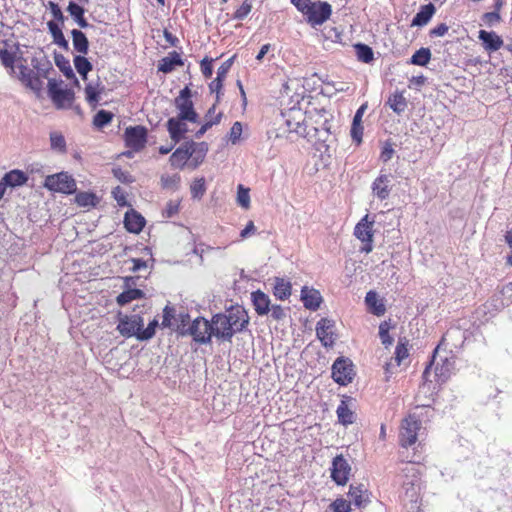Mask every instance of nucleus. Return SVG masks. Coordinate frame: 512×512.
Instances as JSON below:
<instances>
[{"label":"nucleus","mask_w":512,"mask_h":512,"mask_svg":"<svg viewBox=\"0 0 512 512\" xmlns=\"http://www.w3.org/2000/svg\"><path fill=\"white\" fill-rule=\"evenodd\" d=\"M213 335L222 341H229L249 323V317L242 307L231 308L225 313H217L211 319Z\"/></svg>","instance_id":"nucleus-1"},{"label":"nucleus","mask_w":512,"mask_h":512,"mask_svg":"<svg viewBox=\"0 0 512 512\" xmlns=\"http://www.w3.org/2000/svg\"><path fill=\"white\" fill-rule=\"evenodd\" d=\"M191 97L192 93L188 87L180 91L179 95L175 98V106L178 111L177 116L168 119L166 128H182V126H186L187 122L195 125L201 124Z\"/></svg>","instance_id":"nucleus-2"},{"label":"nucleus","mask_w":512,"mask_h":512,"mask_svg":"<svg viewBox=\"0 0 512 512\" xmlns=\"http://www.w3.org/2000/svg\"><path fill=\"white\" fill-rule=\"evenodd\" d=\"M440 347L441 345H438L435 348L432 360L423 372V378L426 381H430L429 376L431 374L432 366H435V379L439 383L446 382L452 374V371L454 369V360L452 358H448L447 356L441 357Z\"/></svg>","instance_id":"nucleus-3"},{"label":"nucleus","mask_w":512,"mask_h":512,"mask_svg":"<svg viewBox=\"0 0 512 512\" xmlns=\"http://www.w3.org/2000/svg\"><path fill=\"white\" fill-rule=\"evenodd\" d=\"M181 335H190L198 344H209L213 335L212 322L204 317L195 318L186 330L180 332Z\"/></svg>","instance_id":"nucleus-4"},{"label":"nucleus","mask_w":512,"mask_h":512,"mask_svg":"<svg viewBox=\"0 0 512 512\" xmlns=\"http://www.w3.org/2000/svg\"><path fill=\"white\" fill-rule=\"evenodd\" d=\"M62 83V80L48 79V96L58 109L69 108L74 101V92L61 88Z\"/></svg>","instance_id":"nucleus-5"},{"label":"nucleus","mask_w":512,"mask_h":512,"mask_svg":"<svg viewBox=\"0 0 512 512\" xmlns=\"http://www.w3.org/2000/svg\"><path fill=\"white\" fill-rule=\"evenodd\" d=\"M422 423L418 416L413 413L409 414L401 424L399 441L402 447H409L416 443L418 431L421 429Z\"/></svg>","instance_id":"nucleus-6"},{"label":"nucleus","mask_w":512,"mask_h":512,"mask_svg":"<svg viewBox=\"0 0 512 512\" xmlns=\"http://www.w3.org/2000/svg\"><path fill=\"white\" fill-rule=\"evenodd\" d=\"M307 22L312 26H320L325 23L332 14V7L328 2L315 1L310 2L303 13Z\"/></svg>","instance_id":"nucleus-7"},{"label":"nucleus","mask_w":512,"mask_h":512,"mask_svg":"<svg viewBox=\"0 0 512 512\" xmlns=\"http://www.w3.org/2000/svg\"><path fill=\"white\" fill-rule=\"evenodd\" d=\"M144 326L143 318L138 314L119 315L117 330L125 338L135 337L139 340L142 327Z\"/></svg>","instance_id":"nucleus-8"},{"label":"nucleus","mask_w":512,"mask_h":512,"mask_svg":"<svg viewBox=\"0 0 512 512\" xmlns=\"http://www.w3.org/2000/svg\"><path fill=\"white\" fill-rule=\"evenodd\" d=\"M44 187L50 191L72 194L76 191V182L66 172L48 175L44 181Z\"/></svg>","instance_id":"nucleus-9"},{"label":"nucleus","mask_w":512,"mask_h":512,"mask_svg":"<svg viewBox=\"0 0 512 512\" xmlns=\"http://www.w3.org/2000/svg\"><path fill=\"white\" fill-rule=\"evenodd\" d=\"M354 377L353 363L343 357L337 358L332 365V378L339 385L345 386L352 382Z\"/></svg>","instance_id":"nucleus-10"},{"label":"nucleus","mask_w":512,"mask_h":512,"mask_svg":"<svg viewBox=\"0 0 512 512\" xmlns=\"http://www.w3.org/2000/svg\"><path fill=\"white\" fill-rule=\"evenodd\" d=\"M331 479L339 486H344L351 474V465L348 460L342 455H336L332 460L330 468Z\"/></svg>","instance_id":"nucleus-11"},{"label":"nucleus","mask_w":512,"mask_h":512,"mask_svg":"<svg viewBox=\"0 0 512 512\" xmlns=\"http://www.w3.org/2000/svg\"><path fill=\"white\" fill-rule=\"evenodd\" d=\"M335 321L328 318H321L316 324V335L321 344L330 348L335 343Z\"/></svg>","instance_id":"nucleus-12"},{"label":"nucleus","mask_w":512,"mask_h":512,"mask_svg":"<svg viewBox=\"0 0 512 512\" xmlns=\"http://www.w3.org/2000/svg\"><path fill=\"white\" fill-rule=\"evenodd\" d=\"M196 143H186L185 145L177 148L170 156V164L175 168H182L188 159L195 153Z\"/></svg>","instance_id":"nucleus-13"},{"label":"nucleus","mask_w":512,"mask_h":512,"mask_svg":"<svg viewBox=\"0 0 512 512\" xmlns=\"http://www.w3.org/2000/svg\"><path fill=\"white\" fill-rule=\"evenodd\" d=\"M147 141V130H125L126 146L133 151L141 150Z\"/></svg>","instance_id":"nucleus-14"},{"label":"nucleus","mask_w":512,"mask_h":512,"mask_svg":"<svg viewBox=\"0 0 512 512\" xmlns=\"http://www.w3.org/2000/svg\"><path fill=\"white\" fill-rule=\"evenodd\" d=\"M145 222V218L133 209L125 213L124 226L130 233H140L145 225Z\"/></svg>","instance_id":"nucleus-15"},{"label":"nucleus","mask_w":512,"mask_h":512,"mask_svg":"<svg viewBox=\"0 0 512 512\" xmlns=\"http://www.w3.org/2000/svg\"><path fill=\"white\" fill-rule=\"evenodd\" d=\"M478 38L482 41L483 48L488 52L497 51L503 46L502 38L494 31L480 30Z\"/></svg>","instance_id":"nucleus-16"},{"label":"nucleus","mask_w":512,"mask_h":512,"mask_svg":"<svg viewBox=\"0 0 512 512\" xmlns=\"http://www.w3.org/2000/svg\"><path fill=\"white\" fill-rule=\"evenodd\" d=\"M369 215H365L355 226L354 235L360 241L373 242L372 226L374 220L369 221Z\"/></svg>","instance_id":"nucleus-17"},{"label":"nucleus","mask_w":512,"mask_h":512,"mask_svg":"<svg viewBox=\"0 0 512 512\" xmlns=\"http://www.w3.org/2000/svg\"><path fill=\"white\" fill-rule=\"evenodd\" d=\"M251 300L256 313L259 316L267 315L270 312L271 301L267 294L261 290H257L251 293Z\"/></svg>","instance_id":"nucleus-18"},{"label":"nucleus","mask_w":512,"mask_h":512,"mask_svg":"<svg viewBox=\"0 0 512 512\" xmlns=\"http://www.w3.org/2000/svg\"><path fill=\"white\" fill-rule=\"evenodd\" d=\"M301 300L305 308L315 311L320 307L322 297L318 290L304 286L301 290Z\"/></svg>","instance_id":"nucleus-19"},{"label":"nucleus","mask_w":512,"mask_h":512,"mask_svg":"<svg viewBox=\"0 0 512 512\" xmlns=\"http://www.w3.org/2000/svg\"><path fill=\"white\" fill-rule=\"evenodd\" d=\"M390 176L381 174L372 183V192L380 200H385L390 194Z\"/></svg>","instance_id":"nucleus-20"},{"label":"nucleus","mask_w":512,"mask_h":512,"mask_svg":"<svg viewBox=\"0 0 512 512\" xmlns=\"http://www.w3.org/2000/svg\"><path fill=\"white\" fill-rule=\"evenodd\" d=\"M365 303L368 310L375 316H382L386 312V307L382 299L379 298L378 294L370 290L366 293Z\"/></svg>","instance_id":"nucleus-21"},{"label":"nucleus","mask_w":512,"mask_h":512,"mask_svg":"<svg viewBox=\"0 0 512 512\" xmlns=\"http://www.w3.org/2000/svg\"><path fill=\"white\" fill-rule=\"evenodd\" d=\"M1 181L5 188L7 187H18L26 184L28 176L22 170L14 169L4 174Z\"/></svg>","instance_id":"nucleus-22"},{"label":"nucleus","mask_w":512,"mask_h":512,"mask_svg":"<svg viewBox=\"0 0 512 512\" xmlns=\"http://www.w3.org/2000/svg\"><path fill=\"white\" fill-rule=\"evenodd\" d=\"M349 496L351 502L358 508H363L369 503V493L362 484L354 486L350 485Z\"/></svg>","instance_id":"nucleus-23"},{"label":"nucleus","mask_w":512,"mask_h":512,"mask_svg":"<svg viewBox=\"0 0 512 512\" xmlns=\"http://www.w3.org/2000/svg\"><path fill=\"white\" fill-rule=\"evenodd\" d=\"M435 13V6L432 3L421 6L420 10L412 19L411 26L422 27L426 25Z\"/></svg>","instance_id":"nucleus-24"},{"label":"nucleus","mask_w":512,"mask_h":512,"mask_svg":"<svg viewBox=\"0 0 512 512\" xmlns=\"http://www.w3.org/2000/svg\"><path fill=\"white\" fill-rule=\"evenodd\" d=\"M183 65V60L180 54L176 51H172L168 56L162 58L158 64V70L163 73H170L175 66Z\"/></svg>","instance_id":"nucleus-25"},{"label":"nucleus","mask_w":512,"mask_h":512,"mask_svg":"<svg viewBox=\"0 0 512 512\" xmlns=\"http://www.w3.org/2000/svg\"><path fill=\"white\" fill-rule=\"evenodd\" d=\"M67 11L70 13L71 17L74 19V21L78 24L80 28L87 29L93 27V25L88 23L85 19V9L82 6L71 1L67 7Z\"/></svg>","instance_id":"nucleus-26"},{"label":"nucleus","mask_w":512,"mask_h":512,"mask_svg":"<svg viewBox=\"0 0 512 512\" xmlns=\"http://www.w3.org/2000/svg\"><path fill=\"white\" fill-rule=\"evenodd\" d=\"M71 36L74 50L79 54L86 55L89 51V41L85 33L81 30L73 29Z\"/></svg>","instance_id":"nucleus-27"},{"label":"nucleus","mask_w":512,"mask_h":512,"mask_svg":"<svg viewBox=\"0 0 512 512\" xmlns=\"http://www.w3.org/2000/svg\"><path fill=\"white\" fill-rule=\"evenodd\" d=\"M144 297L145 293L141 289H123V291L116 297V303L119 306H125L134 300H139Z\"/></svg>","instance_id":"nucleus-28"},{"label":"nucleus","mask_w":512,"mask_h":512,"mask_svg":"<svg viewBox=\"0 0 512 512\" xmlns=\"http://www.w3.org/2000/svg\"><path fill=\"white\" fill-rule=\"evenodd\" d=\"M338 422L344 426L350 425L355 421L354 412L348 407L347 400L342 399L336 410Z\"/></svg>","instance_id":"nucleus-29"},{"label":"nucleus","mask_w":512,"mask_h":512,"mask_svg":"<svg viewBox=\"0 0 512 512\" xmlns=\"http://www.w3.org/2000/svg\"><path fill=\"white\" fill-rule=\"evenodd\" d=\"M273 294L279 300H286L291 295V283L283 278L276 277Z\"/></svg>","instance_id":"nucleus-30"},{"label":"nucleus","mask_w":512,"mask_h":512,"mask_svg":"<svg viewBox=\"0 0 512 512\" xmlns=\"http://www.w3.org/2000/svg\"><path fill=\"white\" fill-rule=\"evenodd\" d=\"M47 26H48V29H49V32L53 38V42L58 45L60 48L64 49V50H68L69 49V43L68 41L66 40L61 28L59 27V25L54 22V21H49L47 23Z\"/></svg>","instance_id":"nucleus-31"},{"label":"nucleus","mask_w":512,"mask_h":512,"mask_svg":"<svg viewBox=\"0 0 512 512\" xmlns=\"http://www.w3.org/2000/svg\"><path fill=\"white\" fill-rule=\"evenodd\" d=\"M54 61L59 70L64 74L67 79H74L78 84V80L75 76V73L71 67L69 59H67L64 55L60 53L54 54Z\"/></svg>","instance_id":"nucleus-32"},{"label":"nucleus","mask_w":512,"mask_h":512,"mask_svg":"<svg viewBox=\"0 0 512 512\" xmlns=\"http://www.w3.org/2000/svg\"><path fill=\"white\" fill-rule=\"evenodd\" d=\"M31 65L37 71L35 72V75H39L43 78H48L49 72L53 70L51 62L46 57L41 59L36 57L32 58Z\"/></svg>","instance_id":"nucleus-33"},{"label":"nucleus","mask_w":512,"mask_h":512,"mask_svg":"<svg viewBox=\"0 0 512 512\" xmlns=\"http://www.w3.org/2000/svg\"><path fill=\"white\" fill-rule=\"evenodd\" d=\"M0 61L1 64L7 69L9 76L15 77V62L16 55L13 52L8 51L7 49L0 50Z\"/></svg>","instance_id":"nucleus-34"},{"label":"nucleus","mask_w":512,"mask_h":512,"mask_svg":"<svg viewBox=\"0 0 512 512\" xmlns=\"http://www.w3.org/2000/svg\"><path fill=\"white\" fill-rule=\"evenodd\" d=\"M222 117V113L217 110L216 105H212L204 116L203 122H201L200 128H212V126L219 125Z\"/></svg>","instance_id":"nucleus-35"},{"label":"nucleus","mask_w":512,"mask_h":512,"mask_svg":"<svg viewBox=\"0 0 512 512\" xmlns=\"http://www.w3.org/2000/svg\"><path fill=\"white\" fill-rule=\"evenodd\" d=\"M73 62L75 69L81 75L82 79L86 80L87 74L93 69L91 62L83 54L76 55Z\"/></svg>","instance_id":"nucleus-36"},{"label":"nucleus","mask_w":512,"mask_h":512,"mask_svg":"<svg viewBox=\"0 0 512 512\" xmlns=\"http://www.w3.org/2000/svg\"><path fill=\"white\" fill-rule=\"evenodd\" d=\"M103 91V87L100 84L90 82L85 87V98L90 105L98 104L100 100V94Z\"/></svg>","instance_id":"nucleus-37"},{"label":"nucleus","mask_w":512,"mask_h":512,"mask_svg":"<svg viewBox=\"0 0 512 512\" xmlns=\"http://www.w3.org/2000/svg\"><path fill=\"white\" fill-rule=\"evenodd\" d=\"M39 75H35V72L28 77L23 83L27 88L32 90L35 95L40 98L44 89V82Z\"/></svg>","instance_id":"nucleus-38"},{"label":"nucleus","mask_w":512,"mask_h":512,"mask_svg":"<svg viewBox=\"0 0 512 512\" xmlns=\"http://www.w3.org/2000/svg\"><path fill=\"white\" fill-rule=\"evenodd\" d=\"M387 104L396 113L403 112L406 109V107H407L406 99L403 96V94L400 93V92L393 93L389 97V99L387 101Z\"/></svg>","instance_id":"nucleus-39"},{"label":"nucleus","mask_w":512,"mask_h":512,"mask_svg":"<svg viewBox=\"0 0 512 512\" xmlns=\"http://www.w3.org/2000/svg\"><path fill=\"white\" fill-rule=\"evenodd\" d=\"M354 49L359 61L363 63H370L373 61L374 53L370 46L363 43H357L354 45Z\"/></svg>","instance_id":"nucleus-40"},{"label":"nucleus","mask_w":512,"mask_h":512,"mask_svg":"<svg viewBox=\"0 0 512 512\" xmlns=\"http://www.w3.org/2000/svg\"><path fill=\"white\" fill-rule=\"evenodd\" d=\"M75 202L81 207H94L98 203V198L91 192H80L75 197Z\"/></svg>","instance_id":"nucleus-41"},{"label":"nucleus","mask_w":512,"mask_h":512,"mask_svg":"<svg viewBox=\"0 0 512 512\" xmlns=\"http://www.w3.org/2000/svg\"><path fill=\"white\" fill-rule=\"evenodd\" d=\"M431 59V51L429 48H420L411 57L410 62L414 65L425 66Z\"/></svg>","instance_id":"nucleus-42"},{"label":"nucleus","mask_w":512,"mask_h":512,"mask_svg":"<svg viewBox=\"0 0 512 512\" xmlns=\"http://www.w3.org/2000/svg\"><path fill=\"white\" fill-rule=\"evenodd\" d=\"M50 146L53 151L64 153L66 151L64 136L58 131H52L50 133Z\"/></svg>","instance_id":"nucleus-43"},{"label":"nucleus","mask_w":512,"mask_h":512,"mask_svg":"<svg viewBox=\"0 0 512 512\" xmlns=\"http://www.w3.org/2000/svg\"><path fill=\"white\" fill-rule=\"evenodd\" d=\"M190 191L192 198L194 199H200L204 195L206 191V185H205V179L204 178H197L193 181V183L190 186Z\"/></svg>","instance_id":"nucleus-44"},{"label":"nucleus","mask_w":512,"mask_h":512,"mask_svg":"<svg viewBox=\"0 0 512 512\" xmlns=\"http://www.w3.org/2000/svg\"><path fill=\"white\" fill-rule=\"evenodd\" d=\"M113 118V114L106 110H100L94 116L93 123L96 127L101 128L108 125Z\"/></svg>","instance_id":"nucleus-45"},{"label":"nucleus","mask_w":512,"mask_h":512,"mask_svg":"<svg viewBox=\"0 0 512 512\" xmlns=\"http://www.w3.org/2000/svg\"><path fill=\"white\" fill-rule=\"evenodd\" d=\"M158 324V320L153 319L152 321H150L146 328L142 327L139 341H147L153 338L156 333V328L158 327Z\"/></svg>","instance_id":"nucleus-46"},{"label":"nucleus","mask_w":512,"mask_h":512,"mask_svg":"<svg viewBox=\"0 0 512 512\" xmlns=\"http://www.w3.org/2000/svg\"><path fill=\"white\" fill-rule=\"evenodd\" d=\"M237 202L241 207L245 209L249 208L250 206L249 189L245 188L242 184L238 185Z\"/></svg>","instance_id":"nucleus-47"},{"label":"nucleus","mask_w":512,"mask_h":512,"mask_svg":"<svg viewBox=\"0 0 512 512\" xmlns=\"http://www.w3.org/2000/svg\"><path fill=\"white\" fill-rule=\"evenodd\" d=\"M252 10V1L251 0H244L242 5L236 9V11L233 14V19L235 20H244L248 14Z\"/></svg>","instance_id":"nucleus-48"},{"label":"nucleus","mask_w":512,"mask_h":512,"mask_svg":"<svg viewBox=\"0 0 512 512\" xmlns=\"http://www.w3.org/2000/svg\"><path fill=\"white\" fill-rule=\"evenodd\" d=\"M181 177L179 174L163 175L161 177V183L164 188L177 189L180 183Z\"/></svg>","instance_id":"nucleus-49"},{"label":"nucleus","mask_w":512,"mask_h":512,"mask_svg":"<svg viewBox=\"0 0 512 512\" xmlns=\"http://www.w3.org/2000/svg\"><path fill=\"white\" fill-rule=\"evenodd\" d=\"M112 173L113 176L123 184H130L134 182V177L128 171H125L120 167L113 168Z\"/></svg>","instance_id":"nucleus-50"},{"label":"nucleus","mask_w":512,"mask_h":512,"mask_svg":"<svg viewBox=\"0 0 512 512\" xmlns=\"http://www.w3.org/2000/svg\"><path fill=\"white\" fill-rule=\"evenodd\" d=\"M332 512H351V502L343 498H337L330 504Z\"/></svg>","instance_id":"nucleus-51"},{"label":"nucleus","mask_w":512,"mask_h":512,"mask_svg":"<svg viewBox=\"0 0 512 512\" xmlns=\"http://www.w3.org/2000/svg\"><path fill=\"white\" fill-rule=\"evenodd\" d=\"M379 336L382 344L390 345L393 342L392 337L389 335V325L387 322H383L379 326Z\"/></svg>","instance_id":"nucleus-52"},{"label":"nucleus","mask_w":512,"mask_h":512,"mask_svg":"<svg viewBox=\"0 0 512 512\" xmlns=\"http://www.w3.org/2000/svg\"><path fill=\"white\" fill-rule=\"evenodd\" d=\"M235 55L224 61L217 70V78L224 80L235 60Z\"/></svg>","instance_id":"nucleus-53"},{"label":"nucleus","mask_w":512,"mask_h":512,"mask_svg":"<svg viewBox=\"0 0 512 512\" xmlns=\"http://www.w3.org/2000/svg\"><path fill=\"white\" fill-rule=\"evenodd\" d=\"M207 150H208V147H207L206 143H204V142L196 143L195 153L192 156V157H194V159L196 161V164H198V163L203 161Z\"/></svg>","instance_id":"nucleus-54"},{"label":"nucleus","mask_w":512,"mask_h":512,"mask_svg":"<svg viewBox=\"0 0 512 512\" xmlns=\"http://www.w3.org/2000/svg\"><path fill=\"white\" fill-rule=\"evenodd\" d=\"M408 357V349L407 347L402 344V343H399L397 346H396V349H395V361L397 363V365L399 366L401 364V362Z\"/></svg>","instance_id":"nucleus-55"},{"label":"nucleus","mask_w":512,"mask_h":512,"mask_svg":"<svg viewBox=\"0 0 512 512\" xmlns=\"http://www.w3.org/2000/svg\"><path fill=\"white\" fill-rule=\"evenodd\" d=\"M48 6H49L51 14L53 15V18L55 20L60 21L61 23H63L64 20H65V17L63 15L59 5L57 3H55V2H53V1H50Z\"/></svg>","instance_id":"nucleus-56"},{"label":"nucleus","mask_w":512,"mask_h":512,"mask_svg":"<svg viewBox=\"0 0 512 512\" xmlns=\"http://www.w3.org/2000/svg\"><path fill=\"white\" fill-rule=\"evenodd\" d=\"M270 313L273 320L280 321L286 317L285 309L280 305H271Z\"/></svg>","instance_id":"nucleus-57"},{"label":"nucleus","mask_w":512,"mask_h":512,"mask_svg":"<svg viewBox=\"0 0 512 512\" xmlns=\"http://www.w3.org/2000/svg\"><path fill=\"white\" fill-rule=\"evenodd\" d=\"M394 154V149L392 147V144L390 142H385L381 154H380V160L383 162H388Z\"/></svg>","instance_id":"nucleus-58"},{"label":"nucleus","mask_w":512,"mask_h":512,"mask_svg":"<svg viewBox=\"0 0 512 512\" xmlns=\"http://www.w3.org/2000/svg\"><path fill=\"white\" fill-rule=\"evenodd\" d=\"M212 61H213L212 59H208V58H204L201 61V64H200L201 71L205 78H210L212 76V73H213Z\"/></svg>","instance_id":"nucleus-59"},{"label":"nucleus","mask_w":512,"mask_h":512,"mask_svg":"<svg viewBox=\"0 0 512 512\" xmlns=\"http://www.w3.org/2000/svg\"><path fill=\"white\" fill-rule=\"evenodd\" d=\"M174 308H171L169 306H166L163 310V319H162V326L163 327H170L171 326V320L174 318Z\"/></svg>","instance_id":"nucleus-60"},{"label":"nucleus","mask_w":512,"mask_h":512,"mask_svg":"<svg viewBox=\"0 0 512 512\" xmlns=\"http://www.w3.org/2000/svg\"><path fill=\"white\" fill-rule=\"evenodd\" d=\"M366 108H367L366 104H363L358 108V110L356 111V113L353 117L351 128H360L362 117H363V114H364Z\"/></svg>","instance_id":"nucleus-61"},{"label":"nucleus","mask_w":512,"mask_h":512,"mask_svg":"<svg viewBox=\"0 0 512 512\" xmlns=\"http://www.w3.org/2000/svg\"><path fill=\"white\" fill-rule=\"evenodd\" d=\"M130 261L133 263V266L130 268V270L133 273H136L138 271L148 268V261H145L143 259L131 258Z\"/></svg>","instance_id":"nucleus-62"},{"label":"nucleus","mask_w":512,"mask_h":512,"mask_svg":"<svg viewBox=\"0 0 512 512\" xmlns=\"http://www.w3.org/2000/svg\"><path fill=\"white\" fill-rule=\"evenodd\" d=\"M179 210V203L176 201H169L166 204L164 215L167 218L173 217Z\"/></svg>","instance_id":"nucleus-63"},{"label":"nucleus","mask_w":512,"mask_h":512,"mask_svg":"<svg viewBox=\"0 0 512 512\" xmlns=\"http://www.w3.org/2000/svg\"><path fill=\"white\" fill-rule=\"evenodd\" d=\"M448 30L449 27L445 23H441L430 31V36L442 37L448 32Z\"/></svg>","instance_id":"nucleus-64"}]
</instances>
